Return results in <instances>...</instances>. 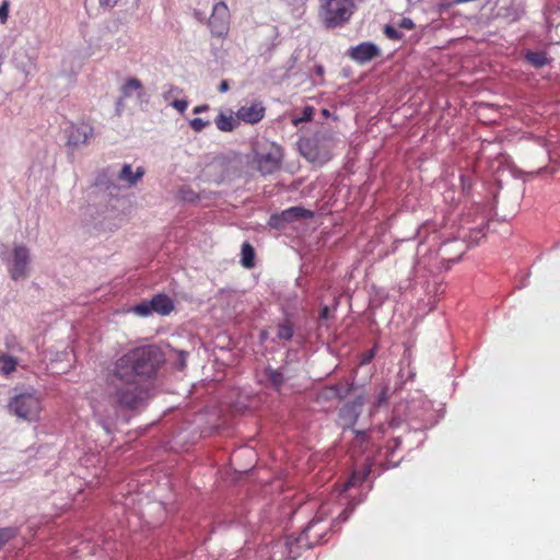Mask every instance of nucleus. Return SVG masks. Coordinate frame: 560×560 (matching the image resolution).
<instances>
[{"label":"nucleus","mask_w":560,"mask_h":560,"mask_svg":"<svg viewBox=\"0 0 560 560\" xmlns=\"http://www.w3.org/2000/svg\"><path fill=\"white\" fill-rule=\"evenodd\" d=\"M365 398L363 395L355 397L351 402L345 404L338 412V423L343 429H352L362 412Z\"/></svg>","instance_id":"1a4fd4ad"},{"label":"nucleus","mask_w":560,"mask_h":560,"mask_svg":"<svg viewBox=\"0 0 560 560\" xmlns=\"http://www.w3.org/2000/svg\"><path fill=\"white\" fill-rule=\"evenodd\" d=\"M299 60H300V52L294 51L285 63L287 74H289L294 69V67Z\"/></svg>","instance_id":"7c9ffc66"},{"label":"nucleus","mask_w":560,"mask_h":560,"mask_svg":"<svg viewBox=\"0 0 560 560\" xmlns=\"http://www.w3.org/2000/svg\"><path fill=\"white\" fill-rule=\"evenodd\" d=\"M144 175L142 167H137L136 172L132 171L130 164H124L119 171L117 178L127 184L128 187L136 185Z\"/></svg>","instance_id":"dca6fc26"},{"label":"nucleus","mask_w":560,"mask_h":560,"mask_svg":"<svg viewBox=\"0 0 560 560\" xmlns=\"http://www.w3.org/2000/svg\"><path fill=\"white\" fill-rule=\"evenodd\" d=\"M124 97L120 96L117 102H116V112L118 115H120L121 110H122V107H124Z\"/></svg>","instance_id":"79ce46f5"},{"label":"nucleus","mask_w":560,"mask_h":560,"mask_svg":"<svg viewBox=\"0 0 560 560\" xmlns=\"http://www.w3.org/2000/svg\"><path fill=\"white\" fill-rule=\"evenodd\" d=\"M236 560H240V559H236Z\"/></svg>","instance_id":"864d4df0"},{"label":"nucleus","mask_w":560,"mask_h":560,"mask_svg":"<svg viewBox=\"0 0 560 560\" xmlns=\"http://www.w3.org/2000/svg\"><path fill=\"white\" fill-rule=\"evenodd\" d=\"M352 0H320L318 16L326 27L345 24L353 14Z\"/></svg>","instance_id":"423d86ee"},{"label":"nucleus","mask_w":560,"mask_h":560,"mask_svg":"<svg viewBox=\"0 0 560 560\" xmlns=\"http://www.w3.org/2000/svg\"><path fill=\"white\" fill-rule=\"evenodd\" d=\"M388 399L387 387H382L376 397V406L381 407Z\"/></svg>","instance_id":"c9c22d12"},{"label":"nucleus","mask_w":560,"mask_h":560,"mask_svg":"<svg viewBox=\"0 0 560 560\" xmlns=\"http://www.w3.org/2000/svg\"><path fill=\"white\" fill-rule=\"evenodd\" d=\"M9 411L20 419L35 421L42 411V394L33 388L15 389L8 405Z\"/></svg>","instance_id":"20e7f679"},{"label":"nucleus","mask_w":560,"mask_h":560,"mask_svg":"<svg viewBox=\"0 0 560 560\" xmlns=\"http://www.w3.org/2000/svg\"><path fill=\"white\" fill-rule=\"evenodd\" d=\"M163 352L155 346L133 348L115 359L106 369L108 401H98L94 415L109 433L120 410H140L154 395V377L164 363Z\"/></svg>","instance_id":"f257e3e1"},{"label":"nucleus","mask_w":560,"mask_h":560,"mask_svg":"<svg viewBox=\"0 0 560 560\" xmlns=\"http://www.w3.org/2000/svg\"><path fill=\"white\" fill-rule=\"evenodd\" d=\"M323 114H324V115H328V110H327V109H324V110H323Z\"/></svg>","instance_id":"3c124183"},{"label":"nucleus","mask_w":560,"mask_h":560,"mask_svg":"<svg viewBox=\"0 0 560 560\" xmlns=\"http://www.w3.org/2000/svg\"><path fill=\"white\" fill-rule=\"evenodd\" d=\"M18 535V528L16 527H3L0 528V549L10 541L12 538H14Z\"/></svg>","instance_id":"b1692460"},{"label":"nucleus","mask_w":560,"mask_h":560,"mask_svg":"<svg viewBox=\"0 0 560 560\" xmlns=\"http://www.w3.org/2000/svg\"><path fill=\"white\" fill-rule=\"evenodd\" d=\"M369 472H370L369 468H365L362 472H357V471L353 472L351 478L349 479V481L345 483L343 491H346L348 488H350L352 486L363 482L365 480V478L368 477Z\"/></svg>","instance_id":"5701e85b"},{"label":"nucleus","mask_w":560,"mask_h":560,"mask_svg":"<svg viewBox=\"0 0 560 560\" xmlns=\"http://www.w3.org/2000/svg\"><path fill=\"white\" fill-rule=\"evenodd\" d=\"M410 5L420 3L422 0H406Z\"/></svg>","instance_id":"de8ad7c7"},{"label":"nucleus","mask_w":560,"mask_h":560,"mask_svg":"<svg viewBox=\"0 0 560 560\" xmlns=\"http://www.w3.org/2000/svg\"><path fill=\"white\" fill-rule=\"evenodd\" d=\"M241 256V264L243 265V267L249 269L255 266V250L249 243H243Z\"/></svg>","instance_id":"6ab92c4d"},{"label":"nucleus","mask_w":560,"mask_h":560,"mask_svg":"<svg viewBox=\"0 0 560 560\" xmlns=\"http://www.w3.org/2000/svg\"><path fill=\"white\" fill-rule=\"evenodd\" d=\"M31 264L30 250L24 245H16L12 252V258L8 264V269L12 280L18 281L28 276Z\"/></svg>","instance_id":"0eeeda50"},{"label":"nucleus","mask_w":560,"mask_h":560,"mask_svg":"<svg viewBox=\"0 0 560 560\" xmlns=\"http://www.w3.org/2000/svg\"><path fill=\"white\" fill-rule=\"evenodd\" d=\"M195 16L199 20V21H205L206 20V15L205 13L200 12V11H196L195 12Z\"/></svg>","instance_id":"49530a36"},{"label":"nucleus","mask_w":560,"mask_h":560,"mask_svg":"<svg viewBox=\"0 0 560 560\" xmlns=\"http://www.w3.org/2000/svg\"><path fill=\"white\" fill-rule=\"evenodd\" d=\"M381 55L380 48L370 42L361 43L355 47H352L349 56L360 62L365 63Z\"/></svg>","instance_id":"ddd939ff"},{"label":"nucleus","mask_w":560,"mask_h":560,"mask_svg":"<svg viewBox=\"0 0 560 560\" xmlns=\"http://www.w3.org/2000/svg\"><path fill=\"white\" fill-rule=\"evenodd\" d=\"M18 360L11 355H7L1 362L0 373L4 376H9L16 369Z\"/></svg>","instance_id":"4be33fe9"},{"label":"nucleus","mask_w":560,"mask_h":560,"mask_svg":"<svg viewBox=\"0 0 560 560\" xmlns=\"http://www.w3.org/2000/svg\"><path fill=\"white\" fill-rule=\"evenodd\" d=\"M413 26V21L409 18H402L398 23V27L402 30H411Z\"/></svg>","instance_id":"e433bc0d"},{"label":"nucleus","mask_w":560,"mask_h":560,"mask_svg":"<svg viewBox=\"0 0 560 560\" xmlns=\"http://www.w3.org/2000/svg\"><path fill=\"white\" fill-rule=\"evenodd\" d=\"M253 151V163L261 175H270L280 168L283 156L280 145L273 142L258 141L254 144Z\"/></svg>","instance_id":"39448f33"},{"label":"nucleus","mask_w":560,"mask_h":560,"mask_svg":"<svg viewBox=\"0 0 560 560\" xmlns=\"http://www.w3.org/2000/svg\"><path fill=\"white\" fill-rule=\"evenodd\" d=\"M526 60L535 68H541L548 63V58L542 51H528L526 54Z\"/></svg>","instance_id":"aec40b11"},{"label":"nucleus","mask_w":560,"mask_h":560,"mask_svg":"<svg viewBox=\"0 0 560 560\" xmlns=\"http://www.w3.org/2000/svg\"><path fill=\"white\" fill-rule=\"evenodd\" d=\"M322 395L326 399H330V398L343 399L346 396L338 386H330V387L326 388Z\"/></svg>","instance_id":"bb28decb"},{"label":"nucleus","mask_w":560,"mask_h":560,"mask_svg":"<svg viewBox=\"0 0 560 560\" xmlns=\"http://www.w3.org/2000/svg\"><path fill=\"white\" fill-rule=\"evenodd\" d=\"M153 313L160 315H167L174 308L173 301L165 294H158L151 300Z\"/></svg>","instance_id":"f3484780"},{"label":"nucleus","mask_w":560,"mask_h":560,"mask_svg":"<svg viewBox=\"0 0 560 560\" xmlns=\"http://www.w3.org/2000/svg\"><path fill=\"white\" fill-rule=\"evenodd\" d=\"M188 353L186 351H178L175 365L178 370H183L186 366V359Z\"/></svg>","instance_id":"72a5a7b5"},{"label":"nucleus","mask_w":560,"mask_h":560,"mask_svg":"<svg viewBox=\"0 0 560 560\" xmlns=\"http://www.w3.org/2000/svg\"><path fill=\"white\" fill-rule=\"evenodd\" d=\"M277 336L279 339L290 340L293 336L292 325L289 322L279 324Z\"/></svg>","instance_id":"393cba45"},{"label":"nucleus","mask_w":560,"mask_h":560,"mask_svg":"<svg viewBox=\"0 0 560 560\" xmlns=\"http://www.w3.org/2000/svg\"><path fill=\"white\" fill-rule=\"evenodd\" d=\"M118 0H100L101 7L113 8L116 5Z\"/></svg>","instance_id":"58836bf2"},{"label":"nucleus","mask_w":560,"mask_h":560,"mask_svg":"<svg viewBox=\"0 0 560 560\" xmlns=\"http://www.w3.org/2000/svg\"><path fill=\"white\" fill-rule=\"evenodd\" d=\"M120 94L124 98H129L136 95L140 104H147L149 101L141 81L137 78L127 79L120 88Z\"/></svg>","instance_id":"4468645a"},{"label":"nucleus","mask_w":560,"mask_h":560,"mask_svg":"<svg viewBox=\"0 0 560 560\" xmlns=\"http://www.w3.org/2000/svg\"><path fill=\"white\" fill-rule=\"evenodd\" d=\"M384 34L386 35L387 38L393 40H399L402 38V33L395 25L392 24H386L384 26Z\"/></svg>","instance_id":"a878e982"},{"label":"nucleus","mask_w":560,"mask_h":560,"mask_svg":"<svg viewBox=\"0 0 560 560\" xmlns=\"http://www.w3.org/2000/svg\"><path fill=\"white\" fill-rule=\"evenodd\" d=\"M9 1L4 0L0 4V22L5 23L9 16Z\"/></svg>","instance_id":"f704fd0d"},{"label":"nucleus","mask_w":560,"mask_h":560,"mask_svg":"<svg viewBox=\"0 0 560 560\" xmlns=\"http://www.w3.org/2000/svg\"><path fill=\"white\" fill-rule=\"evenodd\" d=\"M329 312L328 306H324L320 311V317L327 319L329 317Z\"/></svg>","instance_id":"c03bdc74"},{"label":"nucleus","mask_w":560,"mask_h":560,"mask_svg":"<svg viewBox=\"0 0 560 560\" xmlns=\"http://www.w3.org/2000/svg\"><path fill=\"white\" fill-rule=\"evenodd\" d=\"M313 217V212L302 207H291L280 214H273L269 224L276 229H283L287 223H291L299 219H308Z\"/></svg>","instance_id":"9b49d317"},{"label":"nucleus","mask_w":560,"mask_h":560,"mask_svg":"<svg viewBox=\"0 0 560 560\" xmlns=\"http://www.w3.org/2000/svg\"><path fill=\"white\" fill-rule=\"evenodd\" d=\"M358 435H362L364 436L365 435V432L364 431H355Z\"/></svg>","instance_id":"8fccbe9b"},{"label":"nucleus","mask_w":560,"mask_h":560,"mask_svg":"<svg viewBox=\"0 0 560 560\" xmlns=\"http://www.w3.org/2000/svg\"><path fill=\"white\" fill-rule=\"evenodd\" d=\"M214 122L217 128L224 132L233 131L238 126V121L234 119L232 115H225L223 113L218 115Z\"/></svg>","instance_id":"a211bd4d"},{"label":"nucleus","mask_w":560,"mask_h":560,"mask_svg":"<svg viewBox=\"0 0 560 560\" xmlns=\"http://www.w3.org/2000/svg\"><path fill=\"white\" fill-rule=\"evenodd\" d=\"M208 24L213 36L223 37L228 34L230 27V10L224 1L217 2L213 5Z\"/></svg>","instance_id":"6e6552de"},{"label":"nucleus","mask_w":560,"mask_h":560,"mask_svg":"<svg viewBox=\"0 0 560 560\" xmlns=\"http://www.w3.org/2000/svg\"><path fill=\"white\" fill-rule=\"evenodd\" d=\"M162 97L163 100L171 104L173 100H176L175 96L183 93V90L173 84H166L163 88Z\"/></svg>","instance_id":"412c9836"},{"label":"nucleus","mask_w":560,"mask_h":560,"mask_svg":"<svg viewBox=\"0 0 560 560\" xmlns=\"http://www.w3.org/2000/svg\"><path fill=\"white\" fill-rule=\"evenodd\" d=\"M352 510H353V508L345 509V510L339 514V516L337 517V522H338V523H343V522H346V521L349 518V516H350V514H351Z\"/></svg>","instance_id":"4c0bfd02"},{"label":"nucleus","mask_w":560,"mask_h":560,"mask_svg":"<svg viewBox=\"0 0 560 560\" xmlns=\"http://www.w3.org/2000/svg\"><path fill=\"white\" fill-rule=\"evenodd\" d=\"M268 378L276 387H280L284 381L282 373L277 370H268Z\"/></svg>","instance_id":"c85d7f7f"},{"label":"nucleus","mask_w":560,"mask_h":560,"mask_svg":"<svg viewBox=\"0 0 560 560\" xmlns=\"http://www.w3.org/2000/svg\"><path fill=\"white\" fill-rule=\"evenodd\" d=\"M133 312L140 316H148L153 313L151 301L142 302L133 307Z\"/></svg>","instance_id":"cd10ccee"},{"label":"nucleus","mask_w":560,"mask_h":560,"mask_svg":"<svg viewBox=\"0 0 560 560\" xmlns=\"http://www.w3.org/2000/svg\"><path fill=\"white\" fill-rule=\"evenodd\" d=\"M374 354H375V351L373 349L370 350L368 353H365L362 359V364L369 363L373 359Z\"/></svg>","instance_id":"ea45409f"},{"label":"nucleus","mask_w":560,"mask_h":560,"mask_svg":"<svg viewBox=\"0 0 560 560\" xmlns=\"http://www.w3.org/2000/svg\"><path fill=\"white\" fill-rule=\"evenodd\" d=\"M352 2L354 3V0H352Z\"/></svg>","instance_id":"603ef678"},{"label":"nucleus","mask_w":560,"mask_h":560,"mask_svg":"<svg viewBox=\"0 0 560 560\" xmlns=\"http://www.w3.org/2000/svg\"><path fill=\"white\" fill-rule=\"evenodd\" d=\"M404 423H405V420L395 415L392 418V420L388 422L387 428L383 429L384 433L389 434L390 439H392V442H389L385 447L386 456L394 454L396 448H398V446L400 444V436L395 435V431L397 429H399L400 427H402Z\"/></svg>","instance_id":"2eb2a0df"},{"label":"nucleus","mask_w":560,"mask_h":560,"mask_svg":"<svg viewBox=\"0 0 560 560\" xmlns=\"http://www.w3.org/2000/svg\"><path fill=\"white\" fill-rule=\"evenodd\" d=\"M313 113H314V108L313 107H311V106L304 107L302 116L300 118H295L294 119V124L296 125V124H299L301 121L311 120L312 116H313Z\"/></svg>","instance_id":"2f4dec72"},{"label":"nucleus","mask_w":560,"mask_h":560,"mask_svg":"<svg viewBox=\"0 0 560 560\" xmlns=\"http://www.w3.org/2000/svg\"><path fill=\"white\" fill-rule=\"evenodd\" d=\"M323 520L324 516L316 515L303 529L299 537H293L291 535L285 537L284 540H279L271 545H266L258 550L257 557L259 560L295 559L300 556L301 549L311 548L314 544L319 542L323 539L322 533H315L313 535L314 540H311V532Z\"/></svg>","instance_id":"f03ea898"},{"label":"nucleus","mask_w":560,"mask_h":560,"mask_svg":"<svg viewBox=\"0 0 560 560\" xmlns=\"http://www.w3.org/2000/svg\"><path fill=\"white\" fill-rule=\"evenodd\" d=\"M189 125L194 131L200 132L210 125V121L202 118H194L189 121Z\"/></svg>","instance_id":"c756f323"},{"label":"nucleus","mask_w":560,"mask_h":560,"mask_svg":"<svg viewBox=\"0 0 560 560\" xmlns=\"http://www.w3.org/2000/svg\"><path fill=\"white\" fill-rule=\"evenodd\" d=\"M336 139L331 131L320 130L310 138L302 139L299 148L301 154L312 163L325 164L332 158Z\"/></svg>","instance_id":"7ed1b4c3"},{"label":"nucleus","mask_w":560,"mask_h":560,"mask_svg":"<svg viewBox=\"0 0 560 560\" xmlns=\"http://www.w3.org/2000/svg\"><path fill=\"white\" fill-rule=\"evenodd\" d=\"M170 105L183 114L188 107V102L186 100H173Z\"/></svg>","instance_id":"473e14b6"},{"label":"nucleus","mask_w":560,"mask_h":560,"mask_svg":"<svg viewBox=\"0 0 560 560\" xmlns=\"http://www.w3.org/2000/svg\"><path fill=\"white\" fill-rule=\"evenodd\" d=\"M266 108L259 101L241 106L236 112V117L246 124H257L265 117Z\"/></svg>","instance_id":"f8f14e48"},{"label":"nucleus","mask_w":560,"mask_h":560,"mask_svg":"<svg viewBox=\"0 0 560 560\" xmlns=\"http://www.w3.org/2000/svg\"><path fill=\"white\" fill-rule=\"evenodd\" d=\"M218 90L221 93L228 92L229 91V83H228V81L226 80L221 81V83L219 84Z\"/></svg>","instance_id":"a19ab883"},{"label":"nucleus","mask_w":560,"mask_h":560,"mask_svg":"<svg viewBox=\"0 0 560 560\" xmlns=\"http://www.w3.org/2000/svg\"><path fill=\"white\" fill-rule=\"evenodd\" d=\"M209 109V106L208 105H198L194 108V114H200V113H203V112H207Z\"/></svg>","instance_id":"37998d69"},{"label":"nucleus","mask_w":560,"mask_h":560,"mask_svg":"<svg viewBox=\"0 0 560 560\" xmlns=\"http://www.w3.org/2000/svg\"><path fill=\"white\" fill-rule=\"evenodd\" d=\"M8 354L0 352V363L5 359Z\"/></svg>","instance_id":"09e8293b"},{"label":"nucleus","mask_w":560,"mask_h":560,"mask_svg":"<svg viewBox=\"0 0 560 560\" xmlns=\"http://www.w3.org/2000/svg\"><path fill=\"white\" fill-rule=\"evenodd\" d=\"M315 72H316V74H318L319 77H322V75H324L325 69H324V67H323V66L317 65V66L315 67Z\"/></svg>","instance_id":"a18cd8bd"},{"label":"nucleus","mask_w":560,"mask_h":560,"mask_svg":"<svg viewBox=\"0 0 560 560\" xmlns=\"http://www.w3.org/2000/svg\"><path fill=\"white\" fill-rule=\"evenodd\" d=\"M93 127L89 124L71 125L66 129L67 147L74 150L88 144L93 137Z\"/></svg>","instance_id":"9d476101"}]
</instances>
